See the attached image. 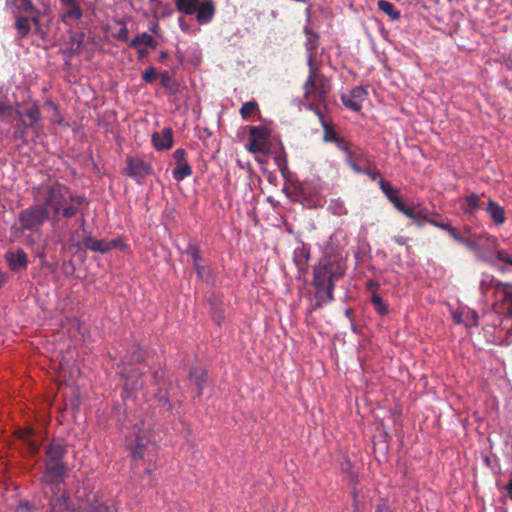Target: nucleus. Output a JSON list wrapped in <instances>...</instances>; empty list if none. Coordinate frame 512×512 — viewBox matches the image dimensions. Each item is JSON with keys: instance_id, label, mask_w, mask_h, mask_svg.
Listing matches in <instances>:
<instances>
[{"instance_id": "15", "label": "nucleus", "mask_w": 512, "mask_h": 512, "mask_svg": "<svg viewBox=\"0 0 512 512\" xmlns=\"http://www.w3.org/2000/svg\"><path fill=\"white\" fill-rule=\"evenodd\" d=\"M323 189V183L320 181L313 182H305L299 187V199H302V201H307V205L309 207H315V204H311L310 202L312 200L307 199V196L316 197L319 196L321 191Z\"/></svg>"}, {"instance_id": "10", "label": "nucleus", "mask_w": 512, "mask_h": 512, "mask_svg": "<svg viewBox=\"0 0 512 512\" xmlns=\"http://www.w3.org/2000/svg\"><path fill=\"white\" fill-rule=\"evenodd\" d=\"M4 259L9 269L14 273L26 270L29 264L27 253L20 247H17L15 250L6 251Z\"/></svg>"}, {"instance_id": "63", "label": "nucleus", "mask_w": 512, "mask_h": 512, "mask_svg": "<svg viewBox=\"0 0 512 512\" xmlns=\"http://www.w3.org/2000/svg\"><path fill=\"white\" fill-rule=\"evenodd\" d=\"M149 30L155 34H158L160 32V27L157 22H151L149 24Z\"/></svg>"}, {"instance_id": "21", "label": "nucleus", "mask_w": 512, "mask_h": 512, "mask_svg": "<svg viewBox=\"0 0 512 512\" xmlns=\"http://www.w3.org/2000/svg\"><path fill=\"white\" fill-rule=\"evenodd\" d=\"M485 212L492 219L496 226H502L506 222L504 208L491 199L487 203Z\"/></svg>"}, {"instance_id": "3", "label": "nucleus", "mask_w": 512, "mask_h": 512, "mask_svg": "<svg viewBox=\"0 0 512 512\" xmlns=\"http://www.w3.org/2000/svg\"><path fill=\"white\" fill-rule=\"evenodd\" d=\"M68 452L67 445L56 441L47 445L45 449V470L41 482L54 488L64 483L67 476L68 464L64 457Z\"/></svg>"}, {"instance_id": "26", "label": "nucleus", "mask_w": 512, "mask_h": 512, "mask_svg": "<svg viewBox=\"0 0 512 512\" xmlns=\"http://www.w3.org/2000/svg\"><path fill=\"white\" fill-rule=\"evenodd\" d=\"M83 245L86 249L93 252H99L102 254L109 252V246L106 240H98L90 235L84 238Z\"/></svg>"}, {"instance_id": "2", "label": "nucleus", "mask_w": 512, "mask_h": 512, "mask_svg": "<svg viewBox=\"0 0 512 512\" xmlns=\"http://www.w3.org/2000/svg\"><path fill=\"white\" fill-rule=\"evenodd\" d=\"M345 273L346 264L342 263L341 257L338 260H329L327 257L319 259L313 267L314 309L321 308L334 301L335 285L344 277Z\"/></svg>"}, {"instance_id": "54", "label": "nucleus", "mask_w": 512, "mask_h": 512, "mask_svg": "<svg viewBox=\"0 0 512 512\" xmlns=\"http://www.w3.org/2000/svg\"><path fill=\"white\" fill-rule=\"evenodd\" d=\"M366 289L371 293V295L379 294L378 290L380 289V283L377 280L369 279L366 282Z\"/></svg>"}, {"instance_id": "32", "label": "nucleus", "mask_w": 512, "mask_h": 512, "mask_svg": "<svg viewBox=\"0 0 512 512\" xmlns=\"http://www.w3.org/2000/svg\"><path fill=\"white\" fill-rule=\"evenodd\" d=\"M370 303L377 315L384 317L389 313L388 304L379 294L371 295Z\"/></svg>"}, {"instance_id": "20", "label": "nucleus", "mask_w": 512, "mask_h": 512, "mask_svg": "<svg viewBox=\"0 0 512 512\" xmlns=\"http://www.w3.org/2000/svg\"><path fill=\"white\" fill-rule=\"evenodd\" d=\"M453 320L455 323L463 324L466 327L478 326V314L472 309L455 311L453 313Z\"/></svg>"}, {"instance_id": "29", "label": "nucleus", "mask_w": 512, "mask_h": 512, "mask_svg": "<svg viewBox=\"0 0 512 512\" xmlns=\"http://www.w3.org/2000/svg\"><path fill=\"white\" fill-rule=\"evenodd\" d=\"M120 373L123 377L126 378V382H125V385H124V388L122 390V397L123 398H128L130 396H132V392L135 391V390H138V389H141L142 388V382L140 381V379H136V380H132L130 381V379L132 378V376H129L126 374V371L124 370V368H121L120 369Z\"/></svg>"}, {"instance_id": "64", "label": "nucleus", "mask_w": 512, "mask_h": 512, "mask_svg": "<svg viewBox=\"0 0 512 512\" xmlns=\"http://www.w3.org/2000/svg\"><path fill=\"white\" fill-rule=\"evenodd\" d=\"M505 491L508 495V497L512 500V478L509 480L505 487Z\"/></svg>"}, {"instance_id": "47", "label": "nucleus", "mask_w": 512, "mask_h": 512, "mask_svg": "<svg viewBox=\"0 0 512 512\" xmlns=\"http://www.w3.org/2000/svg\"><path fill=\"white\" fill-rule=\"evenodd\" d=\"M349 95L361 104L367 99L368 92L363 86H355L350 90Z\"/></svg>"}, {"instance_id": "24", "label": "nucleus", "mask_w": 512, "mask_h": 512, "mask_svg": "<svg viewBox=\"0 0 512 512\" xmlns=\"http://www.w3.org/2000/svg\"><path fill=\"white\" fill-rule=\"evenodd\" d=\"M6 7L13 14H32L34 11V6L31 0H6Z\"/></svg>"}, {"instance_id": "13", "label": "nucleus", "mask_w": 512, "mask_h": 512, "mask_svg": "<svg viewBox=\"0 0 512 512\" xmlns=\"http://www.w3.org/2000/svg\"><path fill=\"white\" fill-rule=\"evenodd\" d=\"M173 130L170 127H164L161 132L152 134V144L156 150H167L173 146Z\"/></svg>"}, {"instance_id": "28", "label": "nucleus", "mask_w": 512, "mask_h": 512, "mask_svg": "<svg viewBox=\"0 0 512 512\" xmlns=\"http://www.w3.org/2000/svg\"><path fill=\"white\" fill-rule=\"evenodd\" d=\"M378 9L388 16L390 21H397L401 17V12L398 10L395 5L387 0H378L377 1Z\"/></svg>"}, {"instance_id": "12", "label": "nucleus", "mask_w": 512, "mask_h": 512, "mask_svg": "<svg viewBox=\"0 0 512 512\" xmlns=\"http://www.w3.org/2000/svg\"><path fill=\"white\" fill-rule=\"evenodd\" d=\"M52 489V498L50 501V507L52 512H75V508L69 502V494L67 491H63L58 494L56 490H59V486Z\"/></svg>"}, {"instance_id": "7", "label": "nucleus", "mask_w": 512, "mask_h": 512, "mask_svg": "<svg viewBox=\"0 0 512 512\" xmlns=\"http://www.w3.org/2000/svg\"><path fill=\"white\" fill-rule=\"evenodd\" d=\"M126 174L135 180L138 184H142L146 177L153 174L151 163L140 158L126 156Z\"/></svg>"}, {"instance_id": "18", "label": "nucleus", "mask_w": 512, "mask_h": 512, "mask_svg": "<svg viewBox=\"0 0 512 512\" xmlns=\"http://www.w3.org/2000/svg\"><path fill=\"white\" fill-rule=\"evenodd\" d=\"M195 13L197 22L200 25L209 23L215 14V7L213 1L207 0L202 3H198L196 6Z\"/></svg>"}, {"instance_id": "53", "label": "nucleus", "mask_w": 512, "mask_h": 512, "mask_svg": "<svg viewBox=\"0 0 512 512\" xmlns=\"http://www.w3.org/2000/svg\"><path fill=\"white\" fill-rule=\"evenodd\" d=\"M155 78L156 71L154 67H149L142 73V80L145 83H152L155 80Z\"/></svg>"}, {"instance_id": "34", "label": "nucleus", "mask_w": 512, "mask_h": 512, "mask_svg": "<svg viewBox=\"0 0 512 512\" xmlns=\"http://www.w3.org/2000/svg\"><path fill=\"white\" fill-rule=\"evenodd\" d=\"M270 137V130L265 126H250L249 138L250 140L266 141Z\"/></svg>"}, {"instance_id": "5", "label": "nucleus", "mask_w": 512, "mask_h": 512, "mask_svg": "<svg viewBox=\"0 0 512 512\" xmlns=\"http://www.w3.org/2000/svg\"><path fill=\"white\" fill-rule=\"evenodd\" d=\"M348 244L347 234L343 229H336L326 241L323 247V256L329 260H338L341 257L342 263L346 264L348 251L346 250Z\"/></svg>"}, {"instance_id": "61", "label": "nucleus", "mask_w": 512, "mask_h": 512, "mask_svg": "<svg viewBox=\"0 0 512 512\" xmlns=\"http://www.w3.org/2000/svg\"><path fill=\"white\" fill-rule=\"evenodd\" d=\"M9 111H12V110L9 109V107L6 106L4 103H0V117L8 119L9 118Z\"/></svg>"}, {"instance_id": "30", "label": "nucleus", "mask_w": 512, "mask_h": 512, "mask_svg": "<svg viewBox=\"0 0 512 512\" xmlns=\"http://www.w3.org/2000/svg\"><path fill=\"white\" fill-rule=\"evenodd\" d=\"M305 49L308 54L307 57V65L309 67L313 66L314 63V56L317 52L318 46H319V35L315 34L309 37H306L305 41Z\"/></svg>"}, {"instance_id": "46", "label": "nucleus", "mask_w": 512, "mask_h": 512, "mask_svg": "<svg viewBox=\"0 0 512 512\" xmlns=\"http://www.w3.org/2000/svg\"><path fill=\"white\" fill-rule=\"evenodd\" d=\"M81 17H82V9L76 3L71 4V6L63 13V20H65V19H80Z\"/></svg>"}, {"instance_id": "52", "label": "nucleus", "mask_w": 512, "mask_h": 512, "mask_svg": "<svg viewBox=\"0 0 512 512\" xmlns=\"http://www.w3.org/2000/svg\"><path fill=\"white\" fill-rule=\"evenodd\" d=\"M496 258H498V262L512 266V255L506 253L504 250H496Z\"/></svg>"}, {"instance_id": "33", "label": "nucleus", "mask_w": 512, "mask_h": 512, "mask_svg": "<svg viewBox=\"0 0 512 512\" xmlns=\"http://www.w3.org/2000/svg\"><path fill=\"white\" fill-rule=\"evenodd\" d=\"M192 173V167L189 163L178 164L172 170L173 179L177 182L183 181L185 178L191 176Z\"/></svg>"}, {"instance_id": "43", "label": "nucleus", "mask_w": 512, "mask_h": 512, "mask_svg": "<svg viewBox=\"0 0 512 512\" xmlns=\"http://www.w3.org/2000/svg\"><path fill=\"white\" fill-rule=\"evenodd\" d=\"M315 76H316L315 71L313 69V66H311L310 67L309 76H308V78L305 81L304 86H303L304 91H305L304 95L308 99L310 98V95L312 93V89H314L316 83L318 82V79H315Z\"/></svg>"}, {"instance_id": "38", "label": "nucleus", "mask_w": 512, "mask_h": 512, "mask_svg": "<svg viewBox=\"0 0 512 512\" xmlns=\"http://www.w3.org/2000/svg\"><path fill=\"white\" fill-rule=\"evenodd\" d=\"M25 115L30 120L29 126L33 129H37V127L40 123V120H41V112H40L39 107L37 105H33V106L29 107L26 110Z\"/></svg>"}, {"instance_id": "17", "label": "nucleus", "mask_w": 512, "mask_h": 512, "mask_svg": "<svg viewBox=\"0 0 512 512\" xmlns=\"http://www.w3.org/2000/svg\"><path fill=\"white\" fill-rule=\"evenodd\" d=\"M330 90L331 87L329 81L325 77L319 75L318 82L316 83L314 89H312V93L309 99L317 103H325Z\"/></svg>"}, {"instance_id": "44", "label": "nucleus", "mask_w": 512, "mask_h": 512, "mask_svg": "<svg viewBox=\"0 0 512 512\" xmlns=\"http://www.w3.org/2000/svg\"><path fill=\"white\" fill-rule=\"evenodd\" d=\"M341 101L351 111L359 112L362 109V104L353 99L349 94H341Z\"/></svg>"}, {"instance_id": "59", "label": "nucleus", "mask_w": 512, "mask_h": 512, "mask_svg": "<svg viewBox=\"0 0 512 512\" xmlns=\"http://www.w3.org/2000/svg\"><path fill=\"white\" fill-rule=\"evenodd\" d=\"M16 512H31V506L27 501H22L17 505Z\"/></svg>"}, {"instance_id": "45", "label": "nucleus", "mask_w": 512, "mask_h": 512, "mask_svg": "<svg viewBox=\"0 0 512 512\" xmlns=\"http://www.w3.org/2000/svg\"><path fill=\"white\" fill-rule=\"evenodd\" d=\"M257 109H258L257 102L247 101L242 105V107L240 109L241 117L244 120H247Z\"/></svg>"}, {"instance_id": "19", "label": "nucleus", "mask_w": 512, "mask_h": 512, "mask_svg": "<svg viewBox=\"0 0 512 512\" xmlns=\"http://www.w3.org/2000/svg\"><path fill=\"white\" fill-rule=\"evenodd\" d=\"M463 213L471 220L480 207V198L476 193H471L460 200Z\"/></svg>"}, {"instance_id": "55", "label": "nucleus", "mask_w": 512, "mask_h": 512, "mask_svg": "<svg viewBox=\"0 0 512 512\" xmlns=\"http://www.w3.org/2000/svg\"><path fill=\"white\" fill-rule=\"evenodd\" d=\"M360 170L362 172H356L357 174H364L367 175L371 180H377L380 177V173L377 170H371L369 168H365L360 166Z\"/></svg>"}, {"instance_id": "4", "label": "nucleus", "mask_w": 512, "mask_h": 512, "mask_svg": "<svg viewBox=\"0 0 512 512\" xmlns=\"http://www.w3.org/2000/svg\"><path fill=\"white\" fill-rule=\"evenodd\" d=\"M135 446L131 450L133 461L145 460L148 452L154 450L155 445L151 438V424L144 419H140L132 424Z\"/></svg>"}, {"instance_id": "1", "label": "nucleus", "mask_w": 512, "mask_h": 512, "mask_svg": "<svg viewBox=\"0 0 512 512\" xmlns=\"http://www.w3.org/2000/svg\"><path fill=\"white\" fill-rule=\"evenodd\" d=\"M89 200L85 194L75 193L67 185L55 181L47 185L42 192V202L30 205L20 211L18 221L22 233H38L51 213V225L56 227L61 219L71 220L79 216L77 222L85 231L84 207Z\"/></svg>"}, {"instance_id": "42", "label": "nucleus", "mask_w": 512, "mask_h": 512, "mask_svg": "<svg viewBox=\"0 0 512 512\" xmlns=\"http://www.w3.org/2000/svg\"><path fill=\"white\" fill-rule=\"evenodd\" d=\"M143 359H144V354H143V351L140 348V346L139 345H133L132 346V354H131V356H129V358L121 360V365L125 366L126 363L142 362Z\"/></svg>"}, {"instance_id": "6", "label": "nucleus", "mask_w": 512, "mask_h": 512, "mask_svg": "<svg viewBox=\"0 0 512 512\" xmlns=\"http://www.w3.org/2000/svg\"><path fill=\"white\" fill-rule=\"evenodd\" d=\"M7 120L12 123V127L6 131L1 130L2 138L19 142L22 146L26 145L28 143L27 132L29 125L26 123L23 114L18 110L9 111V118Z\"/></svg>"}, {"instance_id": "48", "label": "nucleus", "mask_w": 512, "mask_h": 512, "mask_svg": "<svg viewBox=\"0 0 512 512\" xmlns=\"http://www.w3.org/2000/svg\"><path fill=\"white\" fill-rule=\"evenodd\" d=\"M248 150L253 153H262L265 155L269 153L267 145L259 140H250Z\"/></svg>"}, {"instance_id": "16", "label": "nucleus", "mask_w": 512, "mask_h": 512, "mask_svg": "<svg viewBox=\"0 0 512 512\" xmlns=\"http://www.w3.org/2000/svg\"><path fill=\"white\" fill-rule=\"evenodd\" d=\"M183 253L191 257L193 260V267L197 277L203 278L205 267L202 264V257L198 245L195 242L190 241Z\"/></svg>"}, {"instance_id": "51", "label": "nucleus", "mask_w": 512, "mask_h": 512, "mask_svg": "<svg viewBox=\"0 0 512 512\" xmlns=\"http://www.w3.org/2000/svg\"><path fill=\"white\" fill-rule=\"evenodd\" d=\"M109 246V251L113 248H118L121 251H127L128 246L123 242L122 237H117L115 239H112L110 241H107Z\"/></svg>"}, {"instance_id": "9", "label": "nucleus", "mask_w": 512, "mask_h": 512, "mask_svg": "<svg viewBox=\"0 0 512 512\" xmlns=\"http://www.w3.org/2000/svg\"><path fill=\"white\" fill-rule=\"evenodd\" d=\"M430 224L445 231L455 242L465 246L470 251H478V244L461 234L460 230L449 223L437 221L432 218Z\"/></svg>"}, {"instance_id": "40", "label": "nucleus", "mask_w": 512, "mask_h": 512, "mask_svg": "<svg viewBox=\"0 0 512 512\" xmlns=\"http://www.w3.org/2000/svg\"><path fill=\"white\" fill-rule=\"evenodd\" d=\"M476 254V259L479 261H482L484 263H487L488 265L496 266V263L498 262V258H496V250L490 253H482L480 251V248L478 247V251H473Z\"/></svg>"}, {"instance_id": "58", "label": "nucleus", "mask_w": 512, "mask_h": 512, "mask_svg": "<svg viewBox=\"0 0 512 512\" xmlns=\"http://www.w3.org/2000/svg\"><path fill=\"white\" fill-rule=\"evenodd\" d=\"M339 150H341L343 153L346 152L349 147V143L342 137H339L338 140L334 143Z\"/></svg>"}, {"instance_id": "39", "label": "nucleus", "mask_w": 512, "mask_h": 512, "mask_svg": "<svg viewBox=\"0 0 512 512\" xmlns=\"http://www.w3.org/2000/svg\"><path fill=\"white\" fill-rule=\"evenodd\" d=\"M280 151H281L280 154H276L274 156V161H275V164L277 165L279 171L281 172V174L283 176H285V173L288 169V162H287V157H286V154L284 151V146H283L282 142H280Z\"/></svg>"}, {"instance_id": "35", "label": "nucleus", "mask_w": 512, "mask_h": 512, "mask_svg": "<svg viewBox=\"0 0 512 512\" xmlns=\"http://www.w3.org/2000/svg\"><path fill=\"white\" fill-rule=\"evenodd\" d=\"M199 0H175L176 8L185 15H192L196 11Z\"/></svg>"}, {"instance_id": "57", "label": "nucleus", "mask_w": 512, "mask_h": 512, "mask_svg": "<svg viewBox=\"0 0 512 512\" xmlns=\"http://www.w3.org/2000/svg\"><path fill=\"white\" fill-rule=\"evenodd\" d=\"M341 469H342V471L346 472L351 477H353V471H352L353 470V464H352V462L349 459H344L341 462Z\"/></svg>"}, {"instance_id": "8", "label": "nucleus", "mask_w": 512, "mask_h": 512, "mask_svg": "<svg viewBox=\"0 0 512 512\" xmlns=\"http://www.w3.org/2000/svg\"><path fill=\"white\" fill-rule=\"evenodd\" d=\"M401 213L411 219L413 223L419 228H422L426 223L430 224L432 216L437 214L419 203L406 205Z\"/></svg>"}, {"instance_id": "22", "label": "nucleus", "mask_w": 512, "mask_h": 512, "mask_svg": "<svg viewBox=\"0 0 512 512\" xmlns=\"http://www.w3.org/2000/svg\"><path fill=\"white\" fill-rule=\"evenodd\" d=\"M310 258V249L303 243L299 242V246H297L293 251V262L297 267L298 271H303L308 263Z\"/></svg>"}, {"instance_id": "56", "label": "nucleus", "mask_w": 512, "mask_h": 512, "mask_svg": "<svg viewBox=\"0 0 512 512\" xmlns=\"http://www.w3.org/2000/svg\"><path fill=\"white\" fill-rule=\"evenodd\" d=\"M128 34H129L128 28H127L125 25H123V26L119 29V31H118V33H117V35H116V38H117L119 41H122V42H128V40H129Z\"/></svg>"}, {"instance_id": "62", "label": "nucleus", "mask_w": 512, "mask_h": 512, "mask_svg": "<svg viewBox=\"0 0 512 512\" xmlns=\"http://www.w3.org/2000/svg\"><path fill=\"white\" fill-rule=\"evenodd\" d=\"M137 50V58L138 60H143L148 56V50L142 47L135 48Z\"/></svg>"}, {"instance_id": "27", "label": "nucleus", "mask_w": 512, "mask_h": 512, "mask_svg": "<svg viewBox=\"0 0 512 512\" xmlns=\"http://www.w3.org/2000/svg\"><path fill=\"white\" fill-rule=\"evenodd\" d=\"M145 45L150 47L151 49H156L158 43L154 38L148 34L147 32L137 34L128 44L130 48H138L141 45Z\"/></svg>"}, {"instance_id": "36", "label": "nucleus", "mask_w": 512, "mask_h": 512, "mask_svg": "<svg viewBox=\"0 0 512 512\" xmlns=\"http://www.w3.org/2000/svg\"><path fill=\"white\" fill-rule=\"evenodd\" d=\"M14 15L16 16L15 28L17 30V34L21 38H24L30 33V21L27 17L19 16L18 14Z\"/></svg>"}, {"instance_id": "37", "label": "nucleus", "mask_w": 512, "mask_h": 512, "mask_svg": "<svg viewBox=\"0 0 512 512\" xmlns=\"http://www.w3.org/2000/svg\"><path fill=\"white\" fill-rule=\"evenodd\" d=\"M333 215L336 216H343L348 213L344 201L341 198H334L331 199L328 208H327Z\"/></svg>"}, {"instance_id": "31", "label": "nucleus", "mask_w": 512, "mask_h": 512, "mask_svg": "<svg viewBox=\"0 0 512 512\" xmlns=\"http://www.w3.org/2000/svg\"><path fill=\"white\" fill-rule=\"evenodd\" d=\"M315 112L321 120V125L324 131L323 140L325 142L335 143L340 136L327 122L324 121L322 112L320 110L316 109Z\"/></svg>"}, {"instance_id": "11", "label": "nucleus", "mask_w": 512, "mask_h": 512, "mask_svg": "<svg viewBox=\"0 0 512 512\" xmlns=\"http://www.w3.org/2000/svg\"><path fill=\"white\" fill-rule=\"evenodd\" d=\"M510 285V283L500 282L493 275L483 272L481 274V279L479 282V292L481 294V300L484 302H489L490 293L494 294L496 290Z\"/></svg>"}, {"instance_id": "60", "label": "nucleus", "mask_w": 512, "mask_h": 512, "mask_svg": "<svg viewBox=\"0 0 512 512\" xmlns=\"http://www.w3.org/2000/svg\"><path fill=\"white\" fill-rule=\"evenodd\" d=\"M376 512H393L390 507L386 504V502L381 501L376 506Z\"/></svg>"}, {"instance_id": "50", "label": "nucleus", "mask_w": 512, "mask_h": 512, "mask_svg": "<svg viewBox=\"0 0 512 512\" xmlns=\"http://www.w3.org/2000/svg\"><path fill=\"white\" fill-rule=\"evenodd\" d=\"M173 159L175 160L176 164H183L188 163L187 161V151L184 148H177L173 152Z\"/></svg>"}, {"instance_id": "14", "label": "nucleus", "mask_w": 512, "mask_h": 512, "mask_svg": "<svg viewBox=\"0 0 512 512\" xmlns=\"http://www.w3.org/2000/svg\"><path fill=\"white\" fill-rule=\"evenodd\" d=\"M379 187L388 200L393 204L394 208L401 213L407 204L402 201L398 190L393 188L384 178L379 179Z\"/></svg>"}, {"instance_id": "41", "label": "nucleus", "mask_w": 512, "mask_h": 512, "mask_svg": "<svg viewBox=\"0 0 512 512\" xmlns=\"http://www.w3.org/2000/svg\"><path fill=\"white\" fill-rule=\"evenodd\" d=\"M161 85L172 92H176L178 90V84L175 80L172 79L170 74L167 71L161 72L159 75Z\"/></svg>"}, {"instance_id": "23", "label": "nucleus", "mask_w": 512, "mask_h": 512, "mask_svg": "<svg viewBox=\"0 0 512 512\" xmlns=\"http://www.w3.org/2000/svg\"><path fill=\"white\" fill-rule=\"evenodd\" d=\"M189 377L195 382V386L197 388V397H201L207 384V371L202 368L193 367L190 369Z\"/></svg>"}, {"instance_id": "49", "label": "nucleus", "mask_w": 512, "mask_h": 512, "mask_svg": "<svg viewBox=\"0 0 512 512\" xmlns=\"http://www.w3.org/2000/svg\"><path fill=\"white\" fill-rule=\"evenodd\" d=\"M345 154V164L348 165L354 172H362L360 170V165H358V163L356 162V160L354 159V155H353V152L351 151V149H348L346 152H344Z\"/></svg>"}, {"instance_id": "25", "label": "nucleus", "mask_w": 512, "mask_h": 512, "mask_svg": "<svg viewBox=\"0 0 512 512\" xmlns=\"http://www.w3.org/2000/svg\"><path fill=\"white\" fill-rule=\"evenodd\" d=\"M170 389H173L172 383L168 384L165 389H160L155 395V399L158 401L159 406L166 409L168 412H172L175 407V402L171 400Z\"/></svg>"}]
</instances>
